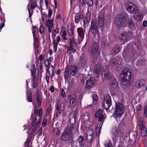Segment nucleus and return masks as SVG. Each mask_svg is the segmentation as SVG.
Instances as JSON below:
<instances>
[{
	"label": "nucleus",
	"mask_w": 147,
	"mask_h": 147,
	"mask_svg": "<svg viewBox=\"0 0 147 147\" xmlns=\"http://www.w3.org/2000/svg\"><path fill=\"white\" fill-rule=\"evenodd\" d=\"M38 30V28L36 26H33V29L32 30V32L33 33V35H34L35 31L36 30Z\"/></svg>",
	"instance_id": "nucleus-55"
},
{
	"label": "nucleus",
	"mask_w": 147,
	"mask_h": 147,
	"mask_svg": "<svg viewBox=\"0 0 147 147\" xmlns=\"http://www.w3.org/2000/svg\"><path fill=\"white\" fill-rule=\"evenodd\" d=\"M127 10L129 13L133 14L137 13L138 11V7L130 2H128L127 4Z\"/></svg>",
	"instance_id": "nucleus-8"
},
{
	"label": "nucleus",
	"mask_w": 147,
	"mask_h": 147,
	"mask_svg": "<svg viewBox=\"0 0 147 147\" xmlns=\"http://www.w3.org/2000/svg\"><path fill=\"white\" fill-rule=\"evenodd\" d=\"M131 55L132 56H131V59L133 60L134 59H136V53L133 52L131 53Z\"/></svg>",
	"instance_id": "nucleus-52"
},
{
	"label": "nucleus",
	"mask_w": 147,
	"mask_h": 147,
	"mask_svg": "<svg viewBox=\"0 0 147 147\" xmlns=\"http://www.w3.org/2000/svg\"><path fill=\"white\" fill-rule=\"evenodd\" d=\"M46 25L48 29L49 33L51 32L52 28H54L53 20H46Z\"/></svg>",
	"instance_id": "nucleus-17"
},
{
	"label": "nucleus",
	"mask_w": 147,
	"mask_h": 147,
	"mask_svg": "<svg viewBox=\"0 0 147 147\" xmlns=\"http://www.w3.org/2000/svg\"><path fill=\"white\" fill-rule=\"evenodd\" d=\"M111 65L113 68L116 71H119L122 67L120 61L115 58H113L111 61Z\"/></svg>",
	"instance_id": "nucleus-6"
},
{
	"label": "nucleus",
	"mask_w": 147,
	"mask_h": 147,
	"mask_svg": "<svg viewBox=\"0 0 147 147\" xmlns=\"http://www.w3.org/2000/svg\"><path fill=\"white\" fill-rule=\"evenodd\" d=\"M72 136V134L68 130H65L61 135V139L64 141L70 140Z\"/></svg>",
	"instance_id": "nucleus-12"
},
{
	"label": "nucleus",
	"mask_w": 147,
	"mask_h": 147,
	"mask_svg": "<svg viewBox=\"0 0 147 147\" xmlns=\"http://www.w3.org/2000/svg\"><path fill=\"white\" fill-rule=\"evenodd\" d=\"M44 58L45 56L44 55L41 54V55H40L39 57V60L41 62V63H42V62L43 61Z\"/></svg>",
	"instance_id": "nucleus-54"
},
{
	"label": "nucleus",
	"mask_w": 147,
	"mask_h": 147,
	"mask_svg": "<svg viewBox=\"0 0 147 147\" xmlns=\"http://www.w3.org/2000/svg\"><path fill=\"white\" fill-rule=\"evenodd\" d=\"M45 64L46 66V70L49 69L50 68L51 63L48 59L45 61Z\"/></svg>",
	"instance_id": "nucleus-40"
},
{
	"label": "nucleus",
	"mask_w": 147,
	"mask_h": 147,
	"mask_svg": "<svg viewBox=\"0 0 147 147\" xmlns=\"http://www.w3.org/2000/svg\"><path fill=\"white\" fill-rule=\"evenodd\" d=\"M144 81L143 80H141L137 82L136 83V86L138 88H140L144 86Z\"/></svg>",
	"instance_id": "nucleus-37"
},
{
	"label": "nucleus",
	"mask_w": 147,
	"mask_h": 147,
	"mask_svg": "<svg viewBox=\"0 0 147 147\" xmlns=\"http://www.w3.org/2000/svg\"><path fill=\"white\" fill-rule=\"evenodd\" d=\"M65 92L63 89L62 88L61 91V97L63 98L65 97Z\"/></svg>",
	"instance_id": "nucleus-53"
},
{
	"label": "nucleus",
	"mask_w": 147,
	"mask_h": 147,
	"mask_svg": "<svg viewBox=\"0 0 147 147\" xmlns=\"http://www.w3.org/2000/svg\"><path fill=\"white\" fill-rule=\"evenodd\" d=\"M119 37L120 40L123 42L128 40V35L127 32H123L121 33Z\"/></svg>",
	"instance_id": "nucleus-20"
},
{
	"label": "nucleus",
	"mask_w": 147,
	"mask_h": 147,
	"mask_svg": "<svg viewBox=\"0 0 147 147\" xmlns=\"http://www.w3.org/2000/svg\"><path fill=\"white\" fill-rule=\"evenodd\" d=\"M42 100V98L41 95L39 93H38L36 97V101L38 104V106H37L36 105H35L34 110H42V109L41 108Z\"/></svg>",
	"instance_id": "nucleus-10"
},
{
	"label": "nucleus",
	"mask_w": 147,
	"mask_h": 147,
	"mask_svg": "<svg viewBox=\"0 0 147 147\" xmlns=\"http://www.w3.org/2000/svg\"><path fill=\"white\" fill-rule=\"evenodd\" d=\"M53 132L55 135L57 136L59 135V131L58 128L57 127H55L54 128Z\"/></svg>",
	"instance_id": "nucleus-45"
},
{
	"label": "nucleus",
	"mask_w": 147,
	"mask_h": 147,
	"mask_svg": "<svg viewBox=\"0 0 147 147\" xmlns=\"http://www.w3.org/2000/svg\"><path fill=\"white\" fill-rule=\"evenodd\" d=\"M126 21L125 14L123 13L118 14L115 19V23L116 26L118 27H121L124 26Z\"/></svg>",
	"instance_id": "nucleus-2"
},
{
	"label": "nucleus",
	"mask_w": 147,
	"mask_h": 147,
	"mask_svg": "<svg viewBox=\"0 0 147 147\" xmlns=\"http://www.w3.org/2000/svg\"><path fill=\"white\" fill-rule=\"evenodd\" d=\"M125 111H115V112L113 113V116L114 118L121 117L124 113Z\"/></svg>",
	"instance_id": "nucleus-25"
},
{
	"label": "nucleus",
	"mask_w": 147,
	"mask_h": 147,
	"mask_svg": "<svg viewBox=\"0 0 147 147\" xmlns=\"http://www.w3.org/2000/svg\"><path fill=\"white\" fill-rule=\"evenodd\" d=\"M91 15V13L89 11H88L86 13V17L87 18H88L89 20H90V16Z\"/></svg>",
	"instance_id": "nucleus-61"
},
{
	"label": "nucleus",
	"mask_w": 147,
	"mask_h": 147,
	"mask_svg": "<svg viewBox=\"0 0 147 147\" xmlns=\"http://www.w3.org/2000/svg\"><path fill=\"white\" fill-rule=\"evenodd\" d=\"M118 128L115 129V131L113 133V135L115 139H116L118 136Z\"/></svg>",
	"instance_id": "nucleus-44"
},
{
	"label": "nucleus",
	"mask_w": 147,
	"mask_h": 147,
	"mask_svg": "<svg viewBox=\"0 0 147 147\" xmlns=\"http://www.w3.org/2000/svg\"><path fill=\"white\" fill-rule=\"evenodd\" d=\"M104 16L103 13H100L98 17V24L100 27L103 28L104 27Z\"/></svg>",
	"instance_id": "nucleus-13"
},
{
	"label": "nucleus",
	"mask_w": 147,
	"mask_h": 147,
	"mask_svg": "<svg viewBox=\"0 0 147 147\" xmlns=\"http://www.w3.org/2000/svg\"><path fill=\"white\" fill-rule=\"evenodd\" d=\"M68 98L70 99V105L73 108L74 107L77 103V98L74 96H72L71 95H69Z\"/></svg>",
	"instance_id": "nucleus-18"
},
{
	"label": "nucleus",
	"mask_w": 147,
	"mask_h": 147,
	"mask_svg": "<svg viewBox=\"0 0 147 147\" xmlns=\"http://www.w3.org/2000/svg\"><path fill=\"white\" fill-rule=\"evenodd\" d=\"M26 100L29 102H32V93L31 91L28 90L26 92Z\"/></svg>",
	"instance_id": "nucleus-27"
},
{
	"label": "nucleus",
	"mask_w": 147,
	"mask_h": 147,
	"mask_svg": "<svg viewBox=\"0 0 147 147\" xmlns=\"http://www.w3.org/2000/svg\"><path fill=\"white\" fill-rule=\"evenodd\" d=\"M111 105V100L110 95L106 94L105 95L103 102L102 109L108 110Z\"/></svg>",
	"instance_id": "nucleus-7"
},
{
	"label": "nucleus",
	"mask_w": 147,
	"mask_h": 147,
	"mask_svg": "<svg viewBox=\"0 0 147 147\" xmlns=\"http://www.w3.org/2000/svg\"><path fill=\"white\" fill-rule=\"evenodd\" d=\"M78 111H75L74 113V118L75 122L78 118Z\"/></svg>",
	"instance_id": "nucleus-46"
},
{
	"label": "nucleus",
	"mask_w": 147,
	"mask_h": 147,
	"mask_svg": "<svg viewBox=\"0 0 147 147\" xmlns=\"http://www.w3.org/2000/svg\"><path fill=\"white\" fill-rule=\"evenodd\" d=\"M69 70L68 68V66L66 67L64 73V77L65 80L68 79L69 75Z\"/></svg>",
	"instance_id": "nucleus-35"
},
{
	"label": "nucleus",
	"mask_w": 147,
	"mask_h": 147,
	"mask_svg": "<svg viewBox=\"0 0 147 147\" xmlns=\"http://www.w3.org/2000/svg\"><path fill=\"white\" fill-rule=\"evenodd\" d=\"M61 41V38L59 36H57L56 40L55 39V42L54 40L53 41V50L54 52L56 53L57 51V45L59 42Z\"/></svg>",
	"instance_id": "nucleus-15"
},
{
	"label": "nucleus",
	"mask_w": 147,
	"mask_h": 147,
	"mask_svg": "<svg viewBox=\"0 0 147 147\" xmlns=\"http://www.w3.org/2000/svg\"><path fill=\"white\" fill-rule=\"evenodd\" d=\"M144 121L143 120H140L139 123V127L140 130L144 129L145 128L143 122Z\"/></svg>",
	"instance_id": "nucleus-38"
},
{
	"label": "nucleus",
	"mask_w": 147,
	"mask_h": 147,
	"mask_svg": "<svg viewBox=\"0 0 147 147\" xmlns=\"http://www.w3.org/2000/svg\"><path fill=\"white\" fill-rule=\"evenodd\" d=\"M120 51V46L118 45H116L113 50V53L114 55H115L118 53Z\"/></svg>",
	"instance_id": "nucleus-30"
},
{
	"label": "nucleus",
	"mask_w": 147,
	"mask_h": 147,
	"mask_svg": "<svg viewBox=\"0 0 147 147\" xmlns=\"http://www.w3.org/2000/svg\"><path fill=\"white\" fill-rule=\"evenodd\" d=\"M30 139L31 138L29 139V136L27 138L26 141L25 142L24 144L26 146L28 145L29 144L30 142Z\"/></svg>",
	"instance_id": "nucleus-56"
},
{
	"label": "nucleus",
	"mask_w": 147,
	"mask_h": 147,
	"mask_svg": "<svg viewBox=\"0 0 147 147\" xmlns=\"http://www.w3.org/2000/svg\"><path fill=\"white\" fill-rule=\"evenodd\" d=\"M90 29L93 37H95L96 35H97L98 39H99L100 38V34L99 32L97 22L96 20H93L92 21Z\"/></svg>",
	"instance_id": "nucleus-3"
},
{
	"label": "nucleus",
	"mask_w": 147,
	"mask_h": 147,
	"mask_svg": "<svg viewBox=\"0 0 147 147\" xmlns=\"http://www.w3.org/2000/svg\"><path fill=\"white\" fill-rule=\"evenodd\" d=\"M94 84V79L93 78H91L87 81L86 84V87L88 89H90L93 87Z\"/></svg>",
	"instance_id": "nucleus-16"
},
{
	"label": "nucleus",
	"mask_w": 147,
	"mask_h": 147,
	"mask_svg": "<svg viewBox=\"0 0 147 147\" xmlns=\"http://www.w3.org/2000/svg\"><path fill=\"white\" fill-rule=\"evenodd\" d=\"M100 70V66L99 65H97L94 68L93 71L94 77L97 78L98 76V74Z\"/></svg>",
	"instance_id": "nucleus-26"
},
{
	"label": "nucleus",
	"mask_w": 147,
	"mask_h": 147,
	"mask_svg": "<svg viewBox=\"0 0 147 147\" xmlns=\"http://www.w3.org/2000/svg\"><path fill=\"white\" fill-rule=\"evenodd\" d=\"M37 5L36 1L31 2L30 6V8L32 9V11H33Z\"/></svg>",
	"instance_id": "nucleus-41"
},
{
	"label": "nucleus",
	"mask_w": 147,
	"mask_h": 147,
	"mask_svg": "<svg viewBox=\"0 0 147 147\" xmlns=\"http://www.w3.org/2000/svg\"><path fill=\"white\" fill-rule=\"evenodd\" d=\"M105 70L102 71V79L103 80H109L111 78L112 74L110 70L108 69L107 67H106L105 68Z\"/></svg>",
	"instance_id": "nucleus-11"
},
{
	"label": "nucleus",
	"mask_w": 147,
	"mask_h": 147,
	"mask_svg": "<svg viewBox=\"0 0 147 147\" xmlns=\"http://www.w3.org/2000/svg\"><path fill=\"white\" fill-rule=\"evenodd\" d=\"M90 134H87L86 135V139L88 141L92 142V138L93 136V131L92 130H90Z\"/></svg>",
	"instance_id": "nucleus-29"
},
{
	"label": "nucleus",
	"mask_w": 147,
	"mask_h": 147,
	"mask_svg": "<svg viewBox=\"0 0 147 147\" xmlns=\"http://www.w3.org/2000/svg\"><path fill=\"white\" fill-rule=\"evenodd\" d=\"M46 71L48 73L49 75L52 78V75L54 73V70L53 69H51V71H52L51 73V71H50L49 69H48L47 70H46Z\"/></svg>",
	"instance_id": "nucleus-50"
},
{
	"label": "nucleus",
	"mask_w": 147,
	"mask_h": 147,
	"mask_svg": "<svg viewBox=\"0 0 147 147\" xmlns=\"http://www.w3.org/2000/svg\"><path fill=\"white\" fill-rule=\"evenodd\" d=\"M105 147H113L112 145L110 142H108L105 145Z\"/></svg>",
	"instance_id": "nucleus-64"
},
{
	"label": "nucleus",
	"mask_w": 147,
	"mask_h": 147,
	"mask_svg": "<svg viewBox=\"0 0 147 147\" xmlns=\"http://www.w3.org/2000/svg\"><path fill=\"white\" fill-rule=\"evenodd\" d=\"M83 18V16L82 14H79L76 16L75 18V22L77 24L78 23L81 19H82Z\"/></svg>",
	"instance_id": "nucleus-33"
},
{
	"label": "nucleus",
	"mask_w": 147,
	"mask_h": 147,
	"mask_svg": "<svg viewBox=\"0 0 147 147\" xmlns=\"http://www.w3.org/2000/svg\"><path fill=\"white\" fill-rule=\"evenodd\" d=\"M102 111H96L95 115V117H98V121L101 122L102 121L104 118L103 114H102Z\"/></svg>",
	"instance_id": "nucleus-21"
},
{
	"label": "nucleus",
	"mask_w": 147,
	"mask_h": 147,
	"mask_svg": "<svg viewBox=\"0 0 147 147\" xmlns=\"http://www.w3.org/2000/svg\"><path fill=\"white\" fill-rule=\"evenodd\" d=\"M40 66L39 69H40V73L41 74L43 72V65H42V63H40Z\"/></svg>",
	"instance_id": "nucleus-59"
},
{
	"label": "nucleus",
	"mask_w": 147,
	"mask_h": 147,
	"mask_svg": "<svg viewBox=\"0 0 147 147\" xmlns=\"http://www.w3.org/2000/svg\"><path fill=\"white\" fill-rule=\"evenodd\" d=\"M98 97L97 96L96 94H94L93 97V103L94 104H95L97 101V99Z\"/></svg>",
	"instance_id": "nucleus-51"
},
{
	"label": "nucleus",
	"mask_w": 147,
	"mask_h": 147,
	"mask_svg": "<svg viewBox=\"0 0 147 147\" xmlns=\"http://www.w3.org/2000/svg\"><path fill=\"white\" fill-rule=\"evenodd\" d=\"M41 118H40L38 121L36 123V127H39V125L40 123L41 122Z\"/></svg>",
	"instance_id": "nucleus-60"
},
{
	"label": "nucleus",
	"mask_w": 147,
	"mask_h": 147,
	"mask_svg": "<svg viewBox=\"0 0 147 147\" xmlns=\"http://www.w3.org/2000/svg\"><path fill=\"white\" fill-rule=\"evenodd\" d=\"M86 141L83 136H79L76 140V147H84L86 146Z\"/></svg>",
	"instance_id": "nucleus-9"
},
{
	"label": "nucleus",
	"mask_w": 147,
	"mask_h": 147,
	"mask_svg": "<svg viewBox=\"0 0 147 147\" xmlns=\"http://www.w3.org/2000/svg\"><path fill=\"white\" fill-rule=\"evenodd\" d=\"M68 32L69 35L71 37L74 36V30L73 29L72 27L69 28V29H68Z\"/></svg>",
	"instance_id": "nucleus-39"
},
{
	"label": "nucleus",
	"mask_w": 147,
	"mask_h": 147,
	"mask_svg": "<svg viewBox=\"0 0 147 147\" xmlns=\"http://www.w3.org/2000/svg\"><path fill=\"white\" fill-rule=\"evenodd\" d=\"M87 61V58L86 56L83 55L79 60L78 65L80 67L84 65L86 63Z\"/></svg>",
	"instance_id": "nucleus-14"
},
{
	"label": "nucleus",
	"mask_w": 147,
	"mask_h": 147,
	"mask_svg": "<svg viewBox=\"0 0 147 147\" xmlns=\"http://www.w3.org/2000/svg\"><path fill=\"white\" fill-rule=\"evenodd\" d=\"M83 119L85 121H88L90 119V115L89 113H85L83 116Z\"/></svg>",
	"instance_id": "nucleus-34"
},
{
	"label": "nucleus",
	"mask_w": 147,
	"mask_h": 147,
	"mask_svg": "<svg viewBox=\"0 0 147 147\" xmlns=\"http://www.w3.org/2000/svg\"><path fill=\"white\" fill-rule=\"evenodd\" d=\"M115 108V110H124L125 106L122 103H119L116 105Z\"/></svg>",
	"instance_id": "nucleus-28"
},
{
	"label": "nucleus",
	"mask_w": 147,
	"mask_h": 147,
	"mask_svg": "<svg viewBox=\"0 0 147 147\" xmlns=\"http://www.w3.org/2000/svg\"><path fill=\"white\" fill-rule=\"evenodd\" d=\"M48 17L49 18L50 17L53 13V11L51 9H50L48 11Z\"/></svg>",
	"instance_id": "nucleus-62"
},
{
	"label": "nucleus",
	"mask_w": 147,
	"mask_h": 147,
	"mask_svg": "<svg viewBox=\"0 0 147 147\" xmlns=\"http://www.w3.org/2000/svg\"><path fill=\"white\" fill-rule=\"evenodd\" d=\"M37 120L36 116L33 117L32 119V125L35 128V126L36 124V122Z\"/></svg>",
	"instance_id": "nucleus-43"
},
{
	"label": "nucleus",
	"mask_w": 147,
	"mask_h": 147,
	"mask_svg": "<svg viewBox=\"0 0 147 147\" xmlns=\"http://www.w3.org/2000/svg\"><path fill=\"white\" fill-rule=\"evenodd\" d=\"M77 32L78 36L83 39L84 36V32L83 28H77Z\"/></svg>",
	"instance_id": "nucleus-23"
},
{
	"label": "nucleus",
	"mask_w": 147,
	"mask_h": 147,
	"mask_svg": "<svg viewBox=\"0 0 147 147\" xmlns=\"http://www.w3.org/2000/svg\"><path fill=\"white\" fill-rule=\"evenodd\" d=\"M69 43L74 44L76 42L74 36L70 37L69 39Z\"/></svg>",
	"instance_id": "nucleus-48"
},
{
	"label": "nucleus",
	"mask_w": 147,
	"mask_h": 147,
	"mask_svg": "<svg viewBox=\"0 0 147 147\" xmlns=\"http://www.w3.org/2000/svg\"><path fill=\"white\" fill-rule=\"evenodd\" d=\"M83 22L84 24V28L86 27V25L89 22L87 20V18L86 17H83Z\"/></svg>",
	"instance_id": "nucleus-47"
},
{
	"label": "nucleus",
	"mask_w": 147,
	"mask_h": 147,
	"mask_svg": "<svg viewBox=\"0 0 147 147\" xmlns=\"http://www.w3.org/2000/svg\"><path fill=\"white\" fill-rule=\"evenodd\" d=\"M55 106L56 109L57 110H64V105L62 103H60L59 100L56 101Z\"/></svg>",
	"instance_id": "nucleus-24"
},
{
	"label": "nucleus",
	"mask_w": 147,
	"mask_h": 147,
	"mask_svg": "<svg viewBox=\"0 0 147 147\" xmlns=\"http://www.w3.org/2000/svg\"><path fill=\"white\" fill-rule=\"evenodd\" d=\"M127 23L128 26L131 29L133 30L135 29L134 24L131 19H129L128 20Z\"/></svg>",
	"instance_id": "nucleus-31"
},
{
	"label": "nucleus",
	"mask_w": 147,
	"mask_h": 147,
	"mask_svg": "<svg viewBox=\"0 0 147 147\" xmlns=\"http://www.w3.org/2000/svg\"><path fill=\"white\" fill-rule=\"evenodd\" d=\"M31 68L33 69L31 71L32 76L31 79L32 88L37 89L38 86V82L36 81V71L35 65L34 64H33L31 66Z\"/></svg>",
	"instance_id": "nucleus-4"
},
{
	"label": "nucleus",
	"mask_w": 147,
	"mask_h": 147,
	"mask_svg": "<svg viewBox=\"0 0 147 147\" xmlns=\"http://www.w3.org/2000/svg\"><path fill=\"white\" fill-rule=\"evenodd\" d=\"M118 87V84L117 82L114 79H113L111 83L110 88L112 90H114L117 89Z\"/></svg>",
	"instance_id": "nucleus-22"
},
{
	"label": "nucleus",
	"mask_w": 147,
	"mask_h": 147,
	"mask_svg": "<svg viewBox=\"0 0 147 147\" xmlns=\"http://www.w3.org/2000/svg\"><path fill=\"white\" fill-rule=\"evenodd\" d=\"M87 4L90 6H92L93 4V2L92 0H88Z\"/></svg>",
	"instance_id": "nucleus-58"
},
{
	"label": "nucleus",
	"mask_w": 147,
	"mask_h": 147,
	"mask_svg": "<svg viewBox=\"0 0 147 147\" xmlns=\"http://www.w3.org/2000/svg\"><path fill=\"white\" fill-rule=\"evenodd\" d=\"M94 42L93 45V48L91 50V55L94 59H96L100 54V51L98 49L99 42Z\"/></svg>",
	"instance_id": "nucleus-5"
},
{
	"label": "nucleus",
	"mask_w": 147,
	"mask_h": 147,
	"mask_svg": "<svg viewBox=\"0 0 147 147\" xmlns=\"http://www.w3.org/2000/svg\"><path fill=\"white\" fill-rule=\"evenodd\" d=\"M121 75H123L121 78L122 84L126 85L129 82L131 77V74L130 70L125 68L122 71Z\"/></svg>",
	"instance_id": "nucleus-1"
},
{
	"label": "nucleus",
	"mask_w": 147,
	"mask_h": 147,
	"mask_svg": "<svg viewBox=\"0 0 147 147\" xmlns=\"http://www.w3.org/2000/svg\"><path fill=\"white\" fill-rule=\"evenodd\" d=\"M75 125L74 123L71 124L70 125L67 127V128L65 129L66 130H68V131L71 132L72 134V130H73L74 127H75Z\"/></svg>",
	"instance_id": "nucleus-36"
},
{
	"label": "nucleus",
	"mask_w": 147,
	"mask_h": 147,
	"mask_svg": "<svg viewBox=\"0 0 147 147\" xmlns=\"http://www.w3.org/2000/svg\"><path fill=\"white\" fill-rule=\"evenodd\" d=\"M47 118H46L45 117H44L42 123V126L43 127H44L47 124Z\"/></svg>",
	"instance_id": "nucleus-49"
},
{
	"label": "nucleus",
	"mask_w": 147,
	"mask_h": 147,
	"mask_svg": "<svg viewBox=\"0 0 147 147\" xmlns=\"http://www.w3.org/2000/svg\"><path fill=\"white\" fill-rule=\"evenodd\" d=\"M118 136L120 138L123 137L124 135L123 131L119 128H118Z\"/></svg>",
	"instance_id": "nucleus-42"
},
{
	"label": "nucleus",
	"mask_w": 147,
	"mask_h": 147,
	"mask_svg": "<svg viewBox=\"0 0 147 147\" xmlns=\"http://www.w3.org/2000/svg\"><path fill=\"white\" fill-rule=\"evenodd\" d=\"M5 15H2L1 16V24L0 25V29H1L3 27L5 26Z\"/></svg>",
	"instance_id": "nucleus-32"
},
{
	"label": "nucleus",
	"mask_w": 147,
	"mask_h": 147,
	"mask_svg": "<svg viewBox=\"0 0 147 147\" xmlns=\"http://www.w3.org/2000/svg\"><path fill=\"white\" fill-rule=\"evenodd\" d=\"M143 26L144 27H146L147 26V21L146 20H144L143 21Z\"/></svg>",
	"instance_id": "nucleus-63"
},
{
	"label": "nucleus",
	"mask_w": 147,
	"mask_h": 147,
	"mask_svg": "<svg viewBox=\"0 0 147 147\" xmlns=\"http://www.w3.org/2000/svg\"><path fill=\"white\" fill-rule=\"evenodd\" d=\"M68 68L69 70L70 73L72 76H74L77 73L78 68L76 66L73 65L70 67H68Z\"/></svg>",
	"instance_id": "nucleus-19"
},
{
	"label": "nucleus",
	"mask_w": 147,
	"mask_h": 147,
	"mask_svg": "<svg viewBox=\"0 0 147 147\" xmlns=\"http://www.w3.org/2000/svg\"><path fill=\"white\" fill-rule=\"evenodd\" d=\"M44 30H45L44 27L43 26H40L39 29V32L40 33H42L44 32Z\"/></svg>",
	"instance_id": "nucleus-57"
}]
</instances>
